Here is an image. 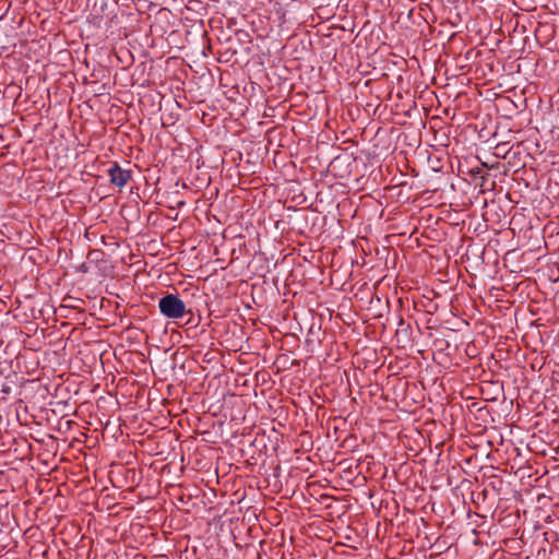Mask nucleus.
Masks as SVG:
<instances>
[{
	"label": "nucleus",
	"mask_w": 559,
	"mask_h": 559,
	"mask_svg": "<svg viewBox=\"0 0 559 559\" xmlns=\"http://www.w3.org/2000/svg\"><path fill=\"white\" fill-rule=\"evenodd\" d=\"M108 176L110 183L121 189L131 180L132 173L131 170L121 168L120 165L115 162L108 169Z\"/></svg>",
	"instance_id": "2"
},
{
	"label": "nucleus",
	"mask_w": 559,
	"mask_h": 559,
	"mask_svg": "<svg viewBox=\"0 0 559 559\" xmlns=\"http://www.w3.org/2000/svg\"><path fill=\"white\" fill-rule=\"evenodd\" d=\"M159 312L167 319H181L185 314L190 313L187 310L186 304L179 298L178 295L167 294L158 301Z\"/></svg>",
	"instance_id": "1"
}]
</instances>
